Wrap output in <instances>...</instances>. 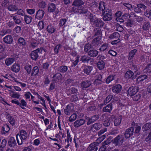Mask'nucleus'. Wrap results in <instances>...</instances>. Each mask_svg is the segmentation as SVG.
<instances>
[{
	"label": "nucleus",
	"mask_w": 151,
	"mask_h": 151,
	"mask_svg": "<svg viewBox=\"0 0 151 151\" xmlns=\"http://www.w3.org/2000/svg\"><path fill=\"white\" fill-rule=\"evenodd\" d=\"M76 7H74L73 10H74L75 13H78L79 14H84L85 18H88L90 20V22L94 18L93 14L89 12L86 9H80L78 10L76 9Z\"/></svg>",
	"instance_id": "nucleus-1"
},
{
	"label": "nucleus",
	"mask_w": 151,
	"mask_h": 151,
	"mask_svg": "<svg viewBox=\"0 0 151 151\" xmlns=\"http://www.w3.org/2000/svg\"><path fill=\"white\" fill-rule=\"evenodd\" d=\"M124 140V137L123 135H118L112 139V143L115 146H120L122 145Z\"/></svg>",
	"instance_id": "nucleus-2"
},
{
	"label": "nucleus",
	"mask_w": 151,
	"mask_h": 151,
	"mask_svg": "<svg viewBox=\"0 0 151 151\" xmlns=\"http://www.w3.org/2000/svg\"><path fill=\"white\" fill-rule=\"evenodd\" d=\"M102 14L103 19L104 21H109L112 19V14L111 9L107 8L106 10L103 12Z\"/></svg>",
	"instance_id": "nucleus-3"
},
{
	"label": "nucleus",
	"mask_w": 151,
	"mask_h": 151,
	"mask_svg": "<svg viewBox=\"0 0 151 151\" xmlns=\"http://www.w3.org/2000/svg\"><path fill=\"white\" fill-rule=\"evenodd\" d=\"M48 10L49 12L53 13V16L54 17H56L59 12L58 9L56 8L55 4L52 3L49 4Z\"/></svg>",
	"instance_id": "nucleus-4"
},
{
	"label": "nucleus",
	"mask_w": 151,
	"mask_h": 151,
	"mask_svg": "<svg viewBox=\"0 0 151 151\" xmlns=\"http://www.w3.org/2000/svg\"><path fill=\"white\" fill-rule=\"evenodd\" d=\"M91 23L92 25L99 27H101L104 25V23L102 20L95 17L93 18Z\"/></svg>",
	"instance_id": "nucleus-5"
},
{
	"label": "nucleus",
	"mask_w": 151,
	"mask_h": 151,
	"mask_svg": "<svg viewBox=\"0 0 151 151\" xmlns=\"http://www.w3.org/2000/svg\"><path fill=\"white\" fill-rule=\"evenodd\" d=\"M42 48H38L32 51L31 54V58L33 60H36L39 57V54H40L42 51Z\"/></svg>",
	"instance_id": "nucleus-6"
},
{
	"label": "nucleus",
	"mask_w": 151,
	"mask_h": 151,
	"mask_svg": "<svg viewBox=\"0 0 151 151\" xmlns=\"http://www.w3.org/2000/svg\"><path fill=\"white\" fill-rule=\"evenodd\" d=\"M84 3L83 1L82 0H75L73 2L72 5L75 6H76L73 7V10L74 12V10L73 9L74 7H76V9L78 10L83 9L82 5H83Z\"/></svg>",
	"instance_id": "nucleus-7"
},
{
	"label": "nucleus",
	"mask_w": 151,
	"mask_h": 151,
	"mask_svg": "<svg viewBox=\"0 0 151 151\" xmlns=\"http://www.w3.org/2000/svg\"><path fill=\"white\" fill-rule=\"evenodd\" d=\"M137 91V88L136 87L132 86L128 88L127 94L128 96L132 97L136 94Z\"/></svg>",
	"instance_id": "nucleus-8"
},
{
	"label": "nucleus",
	"mask_w": 151,
	"mask_h": 151,
	"mask_svg": "<svg viewBox=\"0 0 151 151\" xmlns=\"http://www.w3.org/2000/svg\"><path fill=\"white\" fill-rule=\"evenodd\" d=\"M134 132V128L130 127L126 129L124 133V137L126 139H128L133 135Z\"/></svg>",
	"instance_id": "nucleus-9"
},
{
	"label": "nucleus",
	"mask_w": 151,
	"mask_h": 151,
	"mask_svg": "<svg viewBox=\"0 0 151 151\" xmlns=\"http://www.w3.org/2000/svg\"><path fill=\"white\" fill-rule=\"evenodd\" d=\"M136 75L134 76V73L131 70L127 71L125 73L124 76L125 78L127 79H131L133 80L136 78Z\"/></svg>",
	"instance_id": "nucleus-10"
},
{
	"label": "nucleus",
	"mask_w": 151,
	"mask_h": 151,
	"mask_svg": "<svg viewBox=\"0 0 151 151\" xmlns=\"http://www.w3.org/2000/svg\"><path fill=\"white\" fill-rule=\"evenodd\" d=\"M85 120L83 119H80L76 120L73 123V126L75 128H79L85 124Z\"/></svg>",
	"instance_id": "nucleus-11"
},
{
	"label": "nucleus",
	"mask_w": 151,
	"mask_h": 151,
	"mask_svg": "<svg viewBox=\"0 0 151 151\" xmlns=\"http://www.w3.org/2000/svg\"><path fill=\"white\" fill-rule=\"evenodd\" d=\"M80 61L83 63H88L89 61H90L91 63H93V59L87 55H84L81 57Z\"/></svg>",
	"instance_id": "nucleus-12"
},
{
	"label": "nucleus",
	"mask_w": 151,
	"mask_h": 151,
	"mask_svg": "<svg viewBox=\"0 0 151 151\" xmlns=\"http://www.w3.org/2000/svg\"><path fill=\"white\" fill-rule=\"evenodd\" d=\"M93 67L91 66L84 65L83 66V71L84 73L89 75L93 69Z\"/></svg>",
	"instance_id": "nucleus-13"
},
{
	"label": "nucleus",
	"mask_w": 151,
	"mask_h": 151,
	"mask_svg": "<svg viewBox=\"0 0 151 151\" xmlns=\"http://www.w3.org/2000/svg\"><path fill=\"white\" fill-rule=\"evenodd\" d=\"M122 88V86L120 84H116L112 87V91L114 93L118 94L121 91Z\"/></svg>",
	"instance_id": "nucleus-14"
},
{
	"label": "nucleus",
	"mask_w": 151,
	"mask_h": 151,
	"mask_svg": "<svg viewBox=\"0 0 151 151\" xmlns=\"http://www.w3.org/2000/svg\"><path fill=\"white\" fill-rule=\"evenodd\" d=\"M62 77V75L59 73H57L52 77V81L55 83L58 82L60 80Z\"/></svg>",
	"instance_id": "nucleus-15"
},
{
	"label": "nucleus",
	"mask_w": 151,
	"mask_h": 151,
	"mask_svg": "<svg viewBox=\"0 0 151 151\" xmlns=\"http://www.w3.org/2000/svg\"><path fill=\"white\" fill-rule=\"evenodd\" d=\"M20 137L22 139V141H26L28 138L27 133L24 130H21L19 132Z\"/></svg>",
	"instance_id": "nucleus-16"
},
{
	"label": "nucleus",
	"mask_w": 151,
	"mask_h": 151,
	"mask_svg": "<svg viewBox=\"0 0 151 151\" xmlns=\"http://www.w3.org/2000/svg\"><path fill=\"white\" fill-rule=\"evenodd\" d=\"M9 146L11 147H14L17 145V143L14 138L11 137L9 138L8 142Z\"/></svg>",
	"instance_id": "nucleus-17"
},
{
	"label": "nucleus",
	"mask_w": 151,
	"mask_h": 151,
	"mask_svg": "<svg viewBox=\"0 0 151 151\" xmlns=\"http://www.w3.org/2000/svg\"><path fill=\"white\" fill-rule=\"evenodd\" d=\"M45 12L42 9H39L36 12L35 18L39 19H41L43 17Z\"/></svg>",
	"instance_id": "nucleus-18"
},
{
	"label": "nucleus",
	"mask_w": 151,
	"mask_h": 151,
	"mask_svg": "<svg viewBox=\"0 0 151 151\" xmlns=\"http://www.w3.org/2000/svg\"><path fill=\"white\" fill-rule=\"evenodd\" d=\"M92 83L91 81L88 80H86L83 81L81 83V86L84 88H87L89 87L91 85Z\"/></svg>",
	"instance_id": "nucleus-19"
},
{
	"label": "nucleus",
	"mask_w": 151,
	"mask_h": 151,
	"mask_svg": "<svg viewBox=\"0 0 151 151\" xmlns=\"http://www.w3.org/2000/svg\"><path fill=\"white\" fill-rule=\"evenodd\" d=\"M147 75L144 74L138 77L136 80V83L139 84V82H142L147 78Z\"/></svg>",
	"instance_id": "nucleus-20"
},
{
	"label": "nucleus",
	"mask_w": 151,
	"mask_h": 151,
	"mask_svg": "<svg viewBox=\"0 0 151 151\" xmlns=\"http://www.w3.org/2000/svg\"><path fill=\"white\" fill-rule=\"evenodd\" d=\"M112 104H109L103 108V111L105 112L110 113L111 111L112 110Z\"/></svg>",
	"instance_id": "nucleus-21"
},
{
	"label": "nucleus",
	"mask_w": 151,
	"mask_h": 151,
	"mask_svg": "<svg viewBox=\"0 0 151 151\" xmlns=\"http://www.w3.org/2000/svg\"><path fill=\"white\" fill-rule=\"evenodd\" d=\"M99 143L97 142H94L91 144L89 146L88 148L97 151L98 149V147Z\"/></svg>",
	"instance_id": "nucleus-22"
},
{
	"label": "nucleus",
	"mask_w": 151,
	"mask_h": 151,
	"mask_svg": "<svg viewBox=\"0 0 151 151\" xmlns=\"http://www.w3.org/2000/svg\"><path fill=\"white\" fill-rule=\"evenodd\" d=\"M106 129L105 128L104 129H101L100 131L98 133V135L100 137L99 138V139H101V140L103 141L106 138V135L104 134L102 135H101L103 134L104 132H106Z\"/></svg>",
	"instance_id": "nucleus-23"
},
{
	"label": "nucleus",
	"mask_w": 151,
	"mask_h": 151,
	"mask_svg": "<svg viewBox=\"0 0 151 151\" xmlns=\"http://www.w3.org/2000/svg\"><path fill=\"white\" fill-rule=\"evenodd\" d=\"M151 26L150 22L148 21L144 22L142 26V29L144 31L149 30Z\"/></svg>",
	"instance_id": "nucleus-24"
},
{
	"label": "nucleus",
	"mask_w": 151,
	"mask_h": 151,
	"mask_svg": "<svg viewBox=\"0 0 151 151\" xmlns=\"http://www.w3.org/2000/svg\"><path fill=\"white\" fill-rule=\"evenodd\" d=\"M142 130L144 132L151 130V123H147L144 124L142 127Z\"/></svg>",
	"instance_id": "nucleus-25"
},
{
	"label": "nucleus",
	"mask_w": 151,
	"mask_h": 151,
	"mask_svg": "<svg viewBox=\"0 0 151 151\" xmlns=\"http://www.w3.org/2000/svg\"><path fill=\"white\" fill-rule=\"evenodd\" d=\"M122 118V116L120 115L119 116V117H117L115 119L114 121V123L115 126H118L120 125Z\"/></svg>",
	"instance_id": "nucleus-26"
},
{
	"label": "nucleus",
	"mask_w": 151,
	"mask_h": 151,
	"mask_svg": "<svg viewBox=\"0 0 151 151\" xmlns=\"http://www.w3.org/2000/svg\"><path fill=\"white\" fill-rule=\"evenodd\" d=\"M10 129L9 126L7 124H5L3 125L2 127L1 130V134H5L9 132Z\"/></svg>",
	"instance_id": "nucleus-27"
},
{
	"label": "nucleus",
	"mask_w": 151,
	"mask_h": 151,
	"mask_svg": "<svg viewBox=\"0 0 151 151\" xmlns=\"http://www.w3.org/2000/svg\"><path fill=\"white\" fill-rule=\"evenodd\" d=\"M68 68L66 65H62L58 67L57 69L58 71L60 73H65L68 70Z\"/></svg>",
	"instance_id": "nucleus-28"
},
{
	"label": "nucleus",
	"mask_w": 151,
	"mask_h": 151,
	"mask_svg": "<svg viewBox=\"0 0 151 151\" xmlns=\"http://www.w3.org/2000/svg\"><path fill=\"white\" fill-rule=\"evenodd\" d=\"M11 70L13 72L17 73L20 70V67L19 64L15 63L11 68Z\"/></svg>",
	"instance_id": "nucleus-29"
},
{
	"label": "nucleus",
	"mask_w": 151,
	"mask_h": 151,
	"mask_svg": "<svg viewBox=\"0 0 151 151\" xmlns=\"http://www.w3.org/2000/svg\"><path fill=\"white\" fill-rule=\"evenodd\" d=\"M98 51L96 50H91L88 52V55L90 57H95L98 54Z\"/></svg>",
	"instance_id": "nucleus-30"
},
{
	"label": "nucleus",
	"mask_w": 151,
	"mask_h": 151,
	"mask_svg": "<svg viewBox=\"0 0 151 151\" xmlns=\"http://www.w3.org/2000/svg\"><path fill=\"white\" fill-rule=\"evenodd\" d=\"M39 72V69L37 66H35L32 71L31 76H35L37 75Z\"/></svg>",
	"instance_id": "nucleus-31"
},
{
	"label": "nucleus",
	"mask_w": 151,
	"mask_h": 151,
	"mask_svg": "<svg viewBox=\"0 0 151 151\" xmlns=\"http://www.w3.org/2000/svg\"><path fill=\"white\" fill-rule=\"evenodd\" d=\"M101 43V38H94L92 42V44L95 46H97Z\"/></svg>",
	"instance_id": "nucleus-32"
},
{
	"label": "nucleus",
	"mask_w": 151,
	"mask_h": 151,
	"mask_svg": "<svg viewBox=\"0 0 151 151\" xmlns=\"http://www.w3.org/2000/svg\"><path fill=\"white\" fill-rule=\"evenodd\" d=\"M15 60V59L14 58H7L6 59L5 63L6 65L8 66L13 63Z\"/></svg>",
	"instance_id": "nucleus-33"
},
{
	"label": "nucleus",
	"mask_w": 151,
	"mask_h": 151,
	"mask_svg": "<svg viewBox=\"0 0 151 151\" xmlns=\"http://www.w3.org/2000/svg\"><path fill=\"white\" fill-rule=\"evenodd\" d=\"M105 63L102 60L99 61L97 64L98 68L100 70L103 69L105 67Z\"/></svg>",
	"instance_id": "nucleus-34"
},
{
	"label": "nucleus",
	"mask_w": 151,
	"mask_h": 151,
	"mask_svg": "<svg viewBox=\"0 0 151 151\" xmlns=\"http://www.w3.org/2000/svg\"><path fill=\"white\" fill-rule=\"evenodd\" d=\"M24 21L27 24H29L31 22L32 19L31 16L25 14L24 16Z\"/></svg>",
	"instance_id": "nucleus-35"
},
{
	"label": "nucleus",
	"mask_w": 151,
	"mask_h": 151,
	"mask_svg": "<svg viewBox=\"0 0 151 151\" xmlns=\"http://www.w3.org/2000/svg\"><path fill=\"white\" fill-rule=\"evenodd\" d=\"M13 19L14 22L17 24H19L22 23L21 19L18 15H15L13 17Z\"/></svg>",
	"instance_id": "nucleus-36"
},
{
	"label": "nucleus",
	"mask_w": 151,
	"mask_h": 151,
	"mask_svg": "<svg viewBox=\"0 0 151 151\" xmlns=\"http://www.w3.org/2000/svg\"><path fill=\"white\" fill-rule=\"evenodd\" d=\"M137 52V50L134 49L131 50L129 53V55L128 56V59L129 60H131L134 57L135 54Z\"/></svg>",
	"instance_id": "nucleus-37"
},
{
	"label": "nucleus",
	"mask_w": 151,
	"mask_h": 151,
	"mask_svg": "<svg viewBox=\"0 0 151 151\" xmlns=\"http://www.w3.org/2000/svg\"><path fill=\"white\" fill-rule=\"evenodd\" d=\"M99 8L100 10L102 11V12L105 11V10H106V9L105 7V3L102 1L100 2Z\"/></svg>",
	"instance_id": "nucleus-38"
},
{
	"label": "nucleus",
	"mask_w": 151,
	"mask_h": 151,
	"mask_svg": "<svg viewBox=\"0 0 151 151\" xmlns=\"http://www.w3.org/2000/svg\"><path fill=\"white\" fill-rule=\"evenodd\" d=\"M7 9L9 11H15L18 9L17 7L14 4H11L9 5L7 7Z\"/></svg>",
	"instance_id": "nucleus-39"
},
{
	"label": "nucleus",
	"mask_w": 151,
	"mask_h": 151,
	"mask_svg": "<svg viewBox=\"0 0 151 151\" xmlns=\"http://www.w3.org/2000/svg\"><path fill=\"white\" fill-rule=\"evenodd\" d=\"M115 75H111L109 76L106 80V83L107 84L109 83L111 81L114 79Z\"/></svg>",
	"instance_id": "nucleus-40"
},
{
	"label": "nucleus",
	"mask_w": 151,
	"mask_h": 151,
	"mask_svg": "<svg viewBox=\"0 0 151 151\" xmlns=\"http://www.w3.org/2000/svg\"><path fill=\"white\" fill-rule=\"evenodd\" d=\"M111 123V121L109 118L106 117L104 121L103 125L105 127L109 126Z\"/></svg>",
	"instance_id": "nucleus-41"
},
{
	"label": "nucleus",
	"mask_w": 151,
	"mask_h": 151,
	"mask_svg": "<svg viewBox=\"0 0 151 151\" xmlns=\"http://www.w3.org/2000/svg\"><path fill=\"white\" fill-rule=\"evenodd\" d=\"M145 73H150L151 72V64H148L143 70Z\"/></svg>",
	"instance_id": "nucleus-42"
},
{
	"label": "nucleus",
	"mask_w": 151,
	"mask_h": 151,
	"mask_svg": "<svg viewBox=\"0 0 151 151\" xmlns=\"http://www.w3.org/2000/svg\"><path fill=\"white\" fill-rule=\"evenodd\" d=\"M47 31L49 33H53L55 30V29L54 26L52 25H49L47 28Z\"/></svg>",
	"instance_id": "nucleus-43"
},
{
	"label": "nucleus",
	"mask_w": 151,
	"mask_h": 151,
	"mask_svg": "<svg viewBox=\"0 0 151 151\" xmlns=\"http://www.w3.org/2000/svg\"><path fill=\"white\" fill-rule=\"evenodd\" d=\"M16 137L17 143L19 145H22L23 142H24L26 141H22V139L20 137L19 134H18L16 135Z\"/></svg>",
	"instance_id": "nucleus-44"
},
{
	"label": "nucleus",
	"mask_w": 151,
	"mask_h": 151,
	"mask_svg": "<svg viewBox=\"0 0 151 151\" xmlns=\"http://www.w3.org/2000/svg\"><path fill=\"white\" fill-rule=\"evenodd\" d=\"M71 111L70 106L68 105L64 109V113L66 115H69Z\"/></svg>",
	"instance_id": "nucleus-45"
},
{
	"label": "nucleus",
	"mask_w": 151,
	"mask_h": 151,
	"mask_svg": "<svg viewBox=\"0 0 151 151\" xmlns=\"http://www.w3.org/2000/svg\"><path fill=\"white\" fill-rule=\"evenodd\" d=\"M24 68L26 70L28 74H30L32 72V66L31 65H26L25 66Z\"/></svg>",
	"instance_id": "nucleus-46"
},
{
	"label": "nucleus",
	"mask_w": 151,
	"mask_h": 151,
	"mask_svg": "<svg viewBox=\"0 0 151 151\" xmlns=\"http://www.w3.org/2000/svg\"><path fill=\"white\" fill-rule=\"evenodd\" d=\"M112 137H109L105 141L102 143V144L106 146L109 144H110L111 142H112Z\"/></svg>",
	"instance_id": "nucleus-47"
},
{
	"label": "nucleus",
	"mask_w": 151,
	"mask_h": 151,
	"mask_svg": "<svg viewBox=\"0 0 151 151\" xmlns=\"http://www.w3.org/2000/svg\"><path fill=\"white\" fill-rule=\"evenodd\" d=\"M77 115L76 114H73L69 117L68 121L70 122H73L76 120L77 118Z\"/></svg>",
	"instance_id": "nucleus-48"
},
{
	"label": "nucleus",
	"mask_w": 151,
	"mask_h": 151,
	"mask_svg": "<svg viewBox=\"0 0 151 151\" xmlns=\"http://www.w3.org/2000/svg\"><path fill=\"white\" fill-rule=\"evenodd\" d=\"M131 69L135 73L137 72L140 69L139 66L135 65H132Z\"/></svg>",
	"instance_id": "nucleus-49"
},
{
	"label": "nucleus",
	"mask_w": 151,
	"mask_h": 151,
	"mask_svg": "<svg viewBox=\"0 0 151 151\" xmlns=\"http://www.w3.org/2000/svg\"><path fill=\"white\" fill-rule=\"evenodd\" d=\"M133 14L134 17H135V19L137 22L140 23L143 20V17L137 16L135 14Z\"/></svg>",
	"instance_id": "nucleus-50"
},
{
	"label": "nucleus",
	"mask_w": 151,
	"mask_h": 151,
	"mask_svg": "<svg viewBox=\"0 0 151 151\" xmlns=\"http://www.w3.org/2000/svg\"><path fill=\"white\" fill-rule=\"evenodd\" d=\"M102 126V124L99 123H95L93 125V127L96 130H98L101 128Z\"/></svg>",
	"instance_id": "nucleus-51"
},
{
	"label": "nucleus",
	"mask_w": 151,
	"mask_h": 151,
	"mask_svg": "<svg viewBox=\"0 0 151 151\" xmlns=\"http://www.w3.org/2000/svg\"><path fill=\"white\" fill-rule=\"evenodd\" d=\"M139 7L137 6V4L136 5V6H133V9L134 11L137 13H141L142 12V11H141V10L139 9Z\"/></svg>",
	"instance_id": "nucleus-52"
},
{
	"label": "nucleus",
	"mask_w": 151,
	"mask_h": 151,
	"mask_svg": "<svg viewBox=\"0 0 151 151\" xmlns=\"http://www.w3.org/2000/svg\"><path fill=\"white\" fill-rule=\"evenodd\" d=\"M113 96L111 95H108L104 100V103L107 104L112 99Z\"/></svg>",
	"instance_id": "nucleus-53"
},
{
	"label": "nucleus",
	"mask_w": 151,
	"mask_h": 151,
	"mask_svg": "<svg viewBox=\"0 0 151 151\" xmlns=\"http://www.w3.org/2000/svg\"><path fill=\"white\" fill-rule=\"evenodd\" d=\"M141 97V94H138L132 97L134 101H137L140 99Z\"/></svg>",
	"instance_id": "nucleus-54"
},
{
	"label": "nucleus",
	"mask_w": 151,
	"mask_h": 151,
	"mask_svg": "<svg viewBox=\"0 0 151 151\" xmlns=\"http://www.w3.org/2000/svg\"><path fill=\"white\" fill-rule=\"evenodd\" d=\"M137 4V6H138L139 7V9L141 10V11H142V12L143 10H145L147 8V7L143 4Z\"/></svg>",
	"instance_id": "nucleus-55"
},
{
	"label": "nucleus",
	"mask_w": 151,
	"mask_h": 151,
	"mask_svg": "<svg viewBox=\"0 0 151 151\" xmlns=\"http://www.w3.org/2000/svg\"><path fill=\"white\" fill-rule=\"evenodd\" d=\"M108 46V45L107 43H105L102 45L100 47L99 50L101 51H104L106 50L107 49Z\"/></svg>",
	"instance_id": "nucleus-56"
},
{
	"label": "nucleus",
	"mask_w": 151,
	"mask_h": 151,
	"mask_svg": "<svg viewBox=\"0 0 151 151\" xmlns=\"http://www.w3.org/2000/svg\"><path fill=\"white\" fill-rule=\"evenodd\" d=\"M97 31V32H96L95 35H94V37L96 36L95 38H99V37H101V31L100 29H98V30L97 29H96Z\"/></svg>",
	"instance_id": "nucleus-57"
},
{
	"label": "nucleus",
	"mask_w": 151,
	"mask_h": 151,
	"mask_svg": "<svg viewBox=\"0 0 151 151\" xmlns=\"http://www.w3.org/2000/svg\"><path fill=\"white\" fill-rule=\"evenodd\" d=\"M120 35L117 32H115L113 33L112 36L109 37V38H119L120 37Z\"/></svg>",
	"instance_id": "nucleus-58"
},
{
	"label": "nucleus",
	"mask_w": 151,
	"mask_h": 151,
	"mask_svg": "<svg viewBox=\"0 0 151 151\" xmlns=\"http://www.w3.org/2000/svg\"><path fill=\"white\" fill-rule=\"evenodd\" d=\"M78 100V98L77 95L74 94L72 96L70 99L71 102H75Z\"/></svg>",
	"instance_id": "nucleus-59"
},
{
	"label": "nucleus",
	"mask_w": 151,
	"mask_h": 151,
	"mask_svg": "<svg viewBox=\"0 0 151 151\" xmlns=\"http://www.w3.org/2000/svg\"><path fill=\"white\" fill-rule=\"evenodd\" d=\"M6 140L5 139H3L1 141V144L0 145V147L4 149V148L6 146Z\"/></svg>",
	"instance_id": "nucleus-60"
},
{
	"label": "nucleus",
	"mask_w": 151,
	"mask_h": 151,
	"mask_svg": "<svg viewBox=\"0 0 151 151\" xmlns=\"http://www.w3.org/2000/svg\"><path fill=\"white\" fill-rule=\"evenodd\" d=\"M38 26L40 29H43L44 27V24L42 21H40L38 24Z\"/></svg>",
	"instance_id": "nucleus-61"
},
{
	"label": "nucleus",
	"mask_w": 151,
	"mask_h": 151,
	"mask_svg": "<svg viewBox=\"0 0 151 151\" xmlns=\"http://www.w3.org/2000/svg\"><path fill=\"white\" fill-rule=\"evenodd\" d=\"M61 47V46L60 45H57L54 48V51L55 53L56 54H57L59 52V50L60 49Z\"/></svg>",
	"instance_id": "nucleus-62"
},
{
	"label": "nucleus",
	"mask_w": 151,
	"mask_h": 151,
	"mask_svg": "<svg viewBox=\"0 0 151 151\" xmlns=\"http://www.w3.org/2000/svg\"><path fill=\"white\" fill-rule=\"evenodd\" d=\"M141 127L140 126H139L137 124L136 125L135 127V129L134 131V133L136 134H138L140 131Z\"/></svg>",
	"instance_id": "nucleus-63"
},
{
	"label": "nucleus",
	"mask_w": 151,
	"mask_h": 151,
	"mask_svg": "<svg viewBox=\"0 0 151 151\" xmlns=\"http://www.w3.org/2000/svg\"><path fill=\"white\" fill-rule=\"evenodd\" d=\"M17 10L18 11L17 14L23 16L25 15L24 11L21 9H18Z\"/></svg>",
	"instance_id": "nucleus-64"
}]
</instances>
